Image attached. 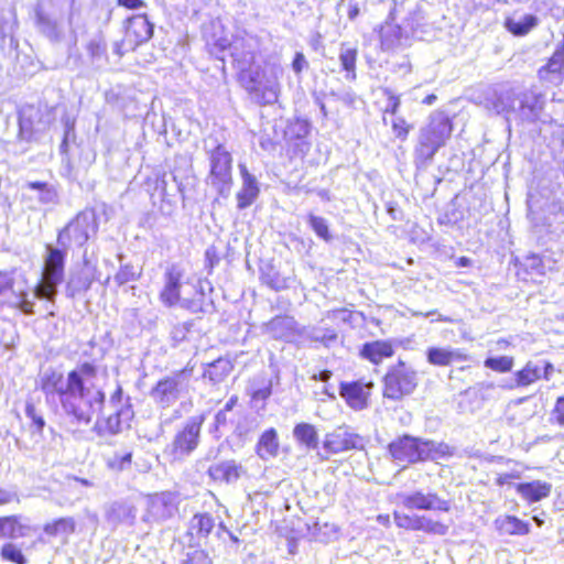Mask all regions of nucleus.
Masks as SVG:
<instances>
[{"label": "nucleus", "instance_id": "44", "mask_svg": "<svg viewBox=\"0 0 564 564\" xmlns=\"http://www.w3.org/2000/svg\"><path fill=\"white\" fill-rule=\"evenodd\" d=\"M541 70L561 73L564 70V45L556 48Z\"/></svg>", "mask_w": 564, "mask_h": 564}, {"label": "nucleus", "instance_id": "16", "mask_svg": "<svg viewBox=\"0 0 564 564\" xmlns=\"http://www.w3.org/2000/svg\"><path fill=\"white\" fill-rule=\"evenodd\" d=\"M362 437L348 426L340 425L327 433L323 446L329 454H339L361 447Z\"/></svg>", "mask_w": 564, "mask_h": 564}, {"label": "nucleus", "instance_id": "55", "mask_svg": "<svg viewBox=\"0 0 564 564\" xmlns=\"http://www.w3.org/2000/svg\"><path fill=\"white\" fill-rule=\"evenodd\" d=\"M13 501L19 502L17 491L0 487V506L9 505Z\"/></svg>", "mask_w": 564, "mask_h": 564}, {"label": "nucleus", "instance_id": "21", "mask_svg": "<svg viewBox=\"0 0 564 564\" xmlns=\"http://www.w3.org/2000/svg\"><path fill=\"white\" fill-rule=\"evenodd\" d=\"M243 473V467L234 459L214 463L207 469L209 479L219 484L235 482Z\"/></svg>", "mask_w": 564, "mask_h": 564}, {"label": "nucleus", "instance_id": "42", "mask_svg": "<svg viewBox=\"0 0 564 564\" xmlns=\"http://www.w3.org/2000/svg\"><path fill=\"white\" fill-rule=\"evenodd\" d=\"M391 129L395 139L405 142L413 129V126L403 117H395L391 121Z\"/></svg>", "mask_w": 564, "mask_h": 564}, {"label": "nucleus", "instance_id": "35", "mask_svg": "<svg viewBox=\"0 0 564 564\" xmlns=\"http://www.w3.org/2000/svg\"><path fill=\"white\" fill-rule=\"evenodd\" d=\"M541 378V369L533 362H527L514 373L517 387H528Z\"/></svg>", "mask_w": 564, "mask_h": 564}, {"label": "nucleus", "instance_id": "29", "mask_svg": "<svg viewBox=\"0 0 564 564\" xmlns=\"http://www.w3.org/2000/svg\"><path fill=\"white\" fill-rule=\"evenodd\" d=\"M256 453L262 459L274 457L279 453V440L275 429L265 430L256 445Z\"/></svg>", "mask_w": 564, "mask_h": 564}, {"label": "nucleus", "instance_id": "59", "mask_svg": "<svg viewBox=\"0 0 564 564\" xmlns=\"http://www.w3.org/2000/svg\"><path fill=\"white\" fill-rule=\"evenodd\" d=\"M205 558L206 556L202 551H196L193 554L188 555L187 558L183 562V564H199Z\"/></svg>", "mask_w": 564, "mask_h": 564}, {"label": "nucleus", "instance_id": "48", "mask_svg": "<svg viewBox=\"0 0 564 564\" xmlns=\"http://www.w3.org/2000/svg\"><path fill=\"white\" fill-rule=\"evenodd\" d=\"M544 108V101L541 95H534L531 101L524 100L520 105V110L524 113L538 116Z\"/></svg>", "mask_w": 564, "mask_h": 564}, {"label": "nucleus", "instance_id": "10", "mask_svg": "<svg viewBox=\"0 0 564 564\" xmlns=\"http://www.w3.org/2000/svg\"><path fill=\"white\" fill-rule=\"evenodd\" d=\"M238 82L262 105H270L278 101L280 97V85L275 77L272 83L261 87V72L260 69L243 68L238 74Z\"/></svg>", "mask_w": 564, "mask_h": 564}, {"label": "nucleus", "instance_id": "37", "mask_svg": "<svg viewBox=\"0 0 564 564\" xmlns=\"http://www.w3.org/2000/svg\"><path fill=\"white\" fill-rule=\"evenodd\" d=\"M25 416L30 420L29 429L34 436H40L45 426V420L41 410H39L31 401L25 403Z\"/></svg>", "mask_w": 564, "mask_h": 564}, {"label": "nucleus", "instance_id": "12", "mask_svg": "<svg viewBox=\"0 0 564 564\" xmlns=\"http://www.w3.org/2000/svg\"><path fill=\"white\" fill-rule=\"evenodd\" d=\"M41 388L52 402L58 401L66 413H69L70 404V372L67 377L55 369L44 371L41 379Z\"/></svg>", "mask_w": 564, "mask_h": 564}, {"label": "nucleus", "instance_id": "31", "mask_svg": "<svg viewBox=\"0 0 564 564\" xmlns=\"http://www.w3.org/2000/svg\"><path fill=\"white\" fill-rule=\"evenodd\" d=\"M303 130V137L289 138L286 140V155L290 160L304 158L310 150V142L305 139L308 133V124L305 121H297Z\"/></svg>", "mask_w": 564, "mask_h": 564}, {"label": "nucleus", "instance_id": "14", "mask_svg": "<svg viewBox=\"0 0 564 564\" xmlns=\"http://www.w3.org/2000/svg\"><path fill=\"white\" fill-rule=\"evenodd\" d=\"M183 270L176 264L167 267L163 273V285L159 300L164 307L172 308L182 304Z\"/></svg>", "mask_w": 564, "mask_h": 564}, {"label": "nucleus", "instance_id": "3", "mask_svg": "<svg viewBox=\"0 0 564 564\" xmlns=\"http://www.w3.org/2000/svg\"><path fill=\"white\" fill-rule=\"evenodd\" d=\"M382 398L400 402L410 397L419 386L416 371L404 360L399 359L382 376Z\"/></svg>", "mask_w": 564, "mask_h": 564}, {"label": "nucleus", "instance_id": "9", "mask_svg": "<svg viewBox=\"0 0 564 564\" xmlns=\"http://www.w3.org/2000/svg\"><path fill=\"white\" fill-rule=\"evenodd\" d=\"M393 520L399 529L405 531H420L430 535H446L449 530V523L425 514H409L394 511Z\"/></svg>", "mask_w": 564, "mask_h": 564}, {"label": "nucleus", "instance_id": "63", "mask_svg": "<svg viewBox=\"0 0 564 564\" xmlns=\"http://www.w3.org/2000/svg\"><path fill=\"white\" fill-rule=\"evenodd\" d=\"M377 521L386 528H389L391 524L390 516L388 513H380L377 516Z\"/></svg>", "mask_w": 564, "mask_h": 564}, {"label": "nucleus", "instance_id": "1", "mask_svg": "<svg viewBox=\"0 0 564 564\" xmlns=\"http://www.w3.org/2000/svg\"><path fill=\"white\" fill-rule=\"evenodd\" d=\"M104 403V393L97 386L96 367L84 364L73 371V416L88 424Z\"/></svg>", "mask_w": 564, "mask_h": 564}, {"label": "nucleus", "instance_id": "20", "mask_svg": "<svg viewBox=\"0 0 564 564\" xmlns=\"http://www.w3.org/2000/svg\"><path fill=\"white\" fill-rule=\"evenodd\" d=\"M22 200L42 205L56 204L58 194L55 187L46 182H25L22 185Z\"/></svg>", "mask_w": 564, "mask_h": 564}, {"label": "nucleus", "instance_id": "51", "mask_svg": "<svg viewBox=\"0 0 564 564\" xmlns=\"http://www.w3.org/2000/svg\"><path fill=\"white\" fill-rule=\"evenodd\" d=\"M116 4L128 11H138L147 8L144 0H116Z\"/></svg>", "mask_w": 564, "mask_h": 564}, {"label": "nucleus", "instance_id": "32", "mask_svg": "<svg viewBox=\"0 0 564 564\" xmlns=\"http://www.w3.org/2000/svg\"><path fill=\"white\" fill-rule=\"evenodd\" d=\"M293 435L295 440L305 445L307 448H316L318 445V432L316 427L310 423H299L294 426Z\"/></svg>", "mask_w": 564, "mask_h": 564}, {"label": "nucleus", "instance_id": "27", "mask_svg": "<svg viewBox=\"0 0 564 564\" xmlns=\"http://www.w3.org/2000/svg\"><path fill=\"white\" fill-rule=\"evenodd\" d=\"M495 527L501 534L527 535L530 533V523L511 514L497 518L495 520Z\"/></svg>", "mask_w": 564, "mask_h": 564}, {"label": "nucleus", "instance_id": "6", "mask_svg": "<svg viewBox=\"0 0 564 564\" xmlns=\"http://www.w3.org/2000/svg\"><path fill=\"white\" fill-rule=\"evenodd\" d=\"M18 140L24 142L39 141L51 124V115L34 105H24L18 116Z\"/></svg>", "mask_w": 564, "mask_h": 564}, {"label": "nucleus", "instance_id": "34", "mask_svg": "<svg viewBox=\"0 0 564 564\" xmlns=\"http://www.w3.org/2000/svg\"><path fill=\"white\" fill-rule=\"evenodd\" d=\"M18 26L17 14L13 8H0V41L12 39Z\"/></svg>", "mask_w": 564, "mask_h": 564}, {"label": "nucleus", "instance_id": "23", "mask_svg": "<svg viewBox=\"0 0 564 564\" xmlns=\"http://www.w3.org/2000/svg\"><path fill=\"white\" fill-rule=\"evenodd\" d=\"M516 490L527 503L531 505L549 498L552 484L536 479L517 484Z\"/></svg>", "mask_w": 564, "mask_h": 564}, {"label": "nucleus", "instance_id": "26", "mask_svg": "<svg viewBox=\"0 0 564 564\" xmlns=\"http://www.w3.org/2000/svg\"><path fill=\"white\" fill-rule=\"evenodd\" d=\"M234 370V360L229 357H219L207 364L203 371V378L213 384L224 382Z\"/></svg>", "mask_w": 564, "mask_h": 564}, {"label": "nucleus", "instance_id": "18", "mask_svg": "<svg viewBox=\"0 0 564 564\" xmlns=\"http://www.w3.org/2000/svg\"><path fill=\"white\" fill-rule=\"evenodd\" d=\"M401 503L409 510L449 512L452 509L451 502L440 498L436 492L424 494L422 491H414L412 494L402 495Z\"/></svg>", "mask_w": 564, "mask_h": 564}, {"label": "nucleus", "instance_id": "61", "mask_svg": "<svg viewBox=\"0 0 564 564\" xmlns=\"http://www.w3.org/2000/svg\"><path fill=\"white\" fill-rule=\"evenodd\" d=\"M238 398L237 395H232L227 403L224 406L223 411H219L216 415L217 421H219V417L224 415L225 412L231 411L234 406L237 404Z\"/></svg>", "mask_w": 564, "mask_h": 564}, {"label": "nucleus", "instance_id": "30", "mask_svg": "<svg viewBox=\"0 0 564 564\" xmlns=\"http://www.w3.org/2000/svg\"><path fill=\"white\" fill-rule=\"evenodd\" d=\"M453 454L454 449L446 443L422 440V462L446 459L452 457Z\"/></svg>", "mask_w": 564, "mask_h": 564}, {"label": "nucleus", "instance_id": "41", "mask_svg": "<svg viewBox=\"0 0 564 564\" xmlns=\"http://www.w3.org/2000/svg\"><path fill=\"white\" fill-rule=\"evenodd\" d=\"M193 529L198 536H207L214 529L213 517L205 513H196L193 517Z\"/></svg>", "mask_w": 564, "mask_h": 564}, {"label": "nucleus", "instance_id": "60", "mask_svg": "<svg viewBox=\"0 0 564 564\" xmlns=\"http://www.w3.org/2000/svg\"><path fill=\"white\" fill-rule=\"evenodd\" d=\"M108 423V430L110 433H117L120 430V421H119V413H116L112 416H109L107 420Z\"/></svg>", "mask_w": 564, "mask_h": 564}, {"label": "nucleus", "instance_id": "50", "mask_svg": "<svg viewBox=\"0 0 564 564\" xmlns=\"http://www.w3.org/2000/svg\"><path fill=\"white\" fill-rule=\"evenodd\" d=\"M338 339V334L335 329H326L322 335L314 336L313 341L318 343L325 347H329Z\"/></svg>", "mask_w": 564, "mask_h": 564}, {"label": "nucleus", "instance_id": "8", "mask_svg": "<svg viewBox=\"0 0 564 564\" xmlns=\"http://www.w3.org/2000/svg\"><path fill=\"white\" fill-rule=\"evenodd\" d=\"M204 422L205 415L193 416L175 434L171 444V454L174 458L181 459L188 456L198 447Z\"/></svg>", "mask_w": 564, "mask_h": 564}, {"label": "nucleus", "instance_id": "4", "mask_svg": "<svg viewBox=\"0 0 564 564\" xmlns=\"http://www.w3.org/2000/svg\"><path fill=\"white\" fill-rule=\"evenodd\" d=\"M154 35V24L147 13H137L122 21V37L115 43L113 52L119 57L134 52Z\"/></svg>", "mask_w": 564, "mask_h": 564}, {"label": "nucleus", "instance_id": "7", "mask_svg": "<svg viewBox=\"0 0 564 564\" xmlns=\"http://www.w3.org/2000/svg\"><path fill=\"white\" fill-rule=\"evenodd\" d=\"M208 181L219 193L232 185V156L225 144L218 143L208 152Z\"/></svg>", "mask_w": 564, "mask_h": 564}, {"label": "nucleus", "instance_id": "57", "mask_svg": "<svg viewBox=\"0 0 564 564\" xmlns=\"http://www.w3.org/2000/svg\"><path fill=\"white\" fill-rule=\"evenodd\" d=\"M518 478H519L518 474L503 473V474H499L496 477L495 482H496L497 486L503 487V486H507V485H511L512 480L518 479Z\"/></svg>", "mask_w": 564, "mask_h": 564}, {"label": "nucleus", "instance_id": "47", "mask_svg": "<svg viewBox=\"0 0 564 564\" xmlns=\"http://www.w3.org/2000/svg\"><path fill=\"white\" fill-rule=\"evenodd\" d=\"M549 420L553 425L564 426V395L556 398Z\"/></svg>", "mask_w": 564, "mask_h": 564}, {"label": "nucleus", "instance_id": "24", "mask_svg": "<svg viewBox=\"0 0 564 564\" xmlns=\"http://www.w3.org/2000/svg\"><path fill=\"white\" fill-rule=\"evenodd\" d=\"M539 18L534 14L528 13L520 19L512 14L505 18L503 28L511 35L523 37L530 34L539 25Z\"/></svg>", "mask_w": 564, "mask_h": 564}, {"label": "nucleus", "instance_id": "53", "mask_svg": "<svg viewBox=\"0 0 564 564\" xmlns=\"http://www.w3.org/2000/svg\"><path fill=\"white\" fill-rule=\"evenodd\" d=\"M265 284L274 291H282L288 288L286 279L280 278L278 275L268 276Z\"/></svg>", "mask_w": 564, "mask_h": 564}, {"label": "nucleus", "instance_id": "40", "mask_svg": "<svg viewBox=\"0 0 564 564\" xmlns=\"http://www.w3.org/2000/svg\"><path fill=\"white\" fill-rule=\"evenodd\" d=\"M484 365L492 371L506 373L511 371L514 360L510 356L488 357L485 359Z\"/></svg>", "mask_w": 564, "mask_h": 564}, {"label": "nucleus", "instance_id": "38", "mask_svg": "<svg viewBox=\"0 0 564 564\" xmlns=\"http://www.w3.org/2000/svg\"><path fill=\"white\" fill-rule=\"evenodd\" d=\"M69 529L70 521L67 518H59L52 523L45 524L43 532L48 539L58 538L61 540H65Z\"/></svg>", "mask_w": 564, "mask_h": 564}, {"label": "nucleus", "instance_id": "11", "mask_svg": "<svg viewBox=\"0 0 564 564\" xmlns=\"http://www.w3.org/2000/svg\"><path fill=\"white\" fill-rule=\"evenodd\" d=\"M194 372V366L187 364L184 368L176 371L174 376L161 378L151 389L150 394L153 400L162 408L171 406L181 394L180 377H191Z\"/></svg>", "mask_w": 564, "mask_h": 564}, {"label": "nucleus", "instance_id": "49", "mask_svg": "<svg viewBox=\"0 0 564 564\" xmlns=\"http://www.w3.org/2000/svg\"><path fill=\"white\" fill-rule=\"evenodd\" d=\"M382 91H383V94H384V96L387 97V100H388V104H387L386 108L383 109V113H389V115L395 116L398 113V111H399L400 106H401L400 96L394 94L389 88H383Z\"/></svg>", "mask_w": 564, "mask_h": 564}, {"label": "nucleus", "instance_id": "17", "mask_svg": "<svg viewBox=\"0 0 564 564\" xmlns=\"http://www.w3.org/2000/svg\"><path fill=\"white\" fill-rule=\"evenodd\" d=\"M422 440L410 435H403L388 445V452L393 460L402 464H415L422 462Z\"/></svg>", "mask_w": 564, "mask_h": 564}, {"label": "nucleus", "instance_id": "15", "mask_svg": "<svg viewBox=\"0 0 564 564\" xmlns=\"http://www.w3.org/2000/svg\"><path fill=\"white\" fill-rule=\"evenodd\" d=\"M13 285V272L0 271V301L19 307L25 314H33L34 301L29 299L28 292L14 290Z\"/></svg>", "mask_w": 564, "mask_h": 564}, {"label": "nucleus", "instance_id": "28", "mask_svg": "<svg viewBox=\"0 0 564 564\" xmlns=\"http://www.w3.org/2000/svg\"><path fill=\"white\" fill-rule=\"evenodd\" d=\"M3 539L15 540L31 535L35 531L30 524L22 522L20 516L2 517Z\"/></svg>", "mask_w": 564, "mask_h": 564}, {"label": "nucleus", "instance_id": "43", "mask_svg": "<svg viewBox=\"0 0 564 564\" xmlns=\"http://www.w3.org/2000/svg\"><path fill=\"white\" fill-rule=\"evenodd\" d=\"M307 220L316 236H318L324 241L332 240V235L329 232L328 225L324 218L310 214L307 216Z\"/></svg>", "mask_w": 564, "mask_h": 564}, {"label": "nucleus", "instance_id": "54", "mask_svg": "<svg viewBox=\"0 0 564 564\" xmlns=\"http://www.w3.org/2000/svg\"><path fill=\"white\" fill-rule=\"evenodd\" d=\"M307 61L305 58V55L302 52H296L293 61H292V68L295 72V74H301L304 68L307 67Z\"/></svg>", "mask_w": 564, "mask_h": 564}, {"label": "nucleus", "instance_id": "39", "mask_svg": "<svg viewBox=\"0 0 564 564\" xmlns=\"http://www.w3.org/2000/svg\"><path fill=\"white\" fill-rule=\"evenodd\" d=\"M36 24L40 31L50 40L56 41L59 39V28L57 23L44 15L41 11L36 12Z\"/></svg>", "mask_w": 564, "mask_h": 564}, {"label": "nucleus", "instance_id": "2", "mask_svg": "<svg viewBox=\"0 0 564 564\" xmlns=\"http://www.w3.org/2000/svg\"><path fill=\"white\" fill-rule=\"evenodd\" d=\"M453 130V121L444 112L431 116L429 122L420 130L414 148L416 165H426L432 162L437 151L451 139Z\"/></svg>", "mask_w": 564, "mask_h": 564}, {"label": "nucleus", "instance_id": "64", "mask_svg": "<svg viewBox=\"0 0 564 564\" xmlns=\"http://www.w3.org/2000/svg\"><path fill=\"white\" fill-rule=\"evenodd\" d=\"M88 50L90 51L91 55H99L100 53L104 52V47L99 43H96V42H91L88 45Z\"/></svg>", "mask_w": 564, "mask_h": 564}, {"label": "nucleus", "instance_id": "52", "mask_svg": "<svg viewBox=\"0 0 564 564\" xmlns=\"http://www.w3.org/2000/svg\"><path fill=\"white\" fill-rule=\"evenodd\" d=\"M205 258L209 269H213L220 261L219 252L215 246H210L209 248L206 249Z\"/></svg>", "mask_w": 564, "mask_h": 564}, {"label": "nucleus", "instance_id": "46", "mask_svg": "<svg viewBox=\"0 0 564 564\" xmlns=\"http://www.w3.org/2000/svg\"><path fill=\"white\" fill-rule=\"evenodd\" d=\"M132 452H127L122 455L115 454L107 458V466L112 470H122L129 468L132 464Z\"/></svg>", "mask_w": 564, "mask_h": 564}, {"label": "nucleus", "instance_id": "45", "mask_svg": "<svg viewBox=\"0 0 564 564\" xmlns=\"http://www.w3.org/2000/svg\"><path fill=\"white\" fill-rule=\"evenodd\" d=\"M1 556L3 560L15 563V564H25L26 560L24 555L22 554V551L20 547H18L13 543H6L1 547Z\"/></svg>", "mask_w": 564, "mask_h": 564}, {"label": "nucleus", "instance_id": "5", "mask_svg": "<svg viewBox=\"0 0 564 564\" xmlns=\"http://www.w3.org/2000/svg\"><path fill=\"white\" fill-rule=\"evenodd\" d=\"M67 250L46 246V254L42 279L35 286L32 297L52 301L56 294L57 285L64 280V265Z\"/></svg>", "mask_w": 564, "mask_h": 564}, {"label": "nucleus", "instance_id": "13", "mask_svg": "<svg viewBox=\"0 0 564 564\" xmlns=\"http://www.w3.org/2000/svg\"><path fill=\"white\" fill-rule=\"evenodd\" d=\"M373 389V382L362 380L341 381L338 387L340 398L346 405L355 411L368 408Z\"/></svg>", "mask_w": 564, "mask_h": 564}, {"label": "nucleus", "instance_id": "62", "mask_svg": "<svg viewBox=\"0 0 564 564\" xmlns=\"http://www.w3.org/2000/svg\"><path fill=\"white\" fill-rule=\"evenodd\" d=\"M330 377H332V371L321 370L318 373L314 375L312 378L317 381H328Z\"/></svg>", "mask_w": 564, "mask_h": 564}, {"label": "nucleus", "instance_id": "56", "mask_svg": "<svg viewBox=\"0 0 564 564\" xmlns=\"http://www.w3.org/2000/svg\"><path fill=\"white\" fill-rule=\"evenodd\" d=\"M70 132V123L68 120L65 121V131H64V138L61 143V151L66 154V167H69L70 165V159L67 156V148H68V134Z\"/></svg>", "mask_w": 564, "mask_h": 564}, {"label": "nucleus", "instance_id": "19", "mask_svg": "<svg viewBox=\"0 0 564 564\" xmlns=\"http://www.w3.org/2000/svg\"><path fill=\"white\" fill-rule=\"evenodd\" d=\"M395 354L394 343L390 339H377L364 343L359 348V357L373 366L381 365Z\"/></svg>", "mask_w": 564, "mask_h": 564}, {"label": "nucleus", "instance_id": "22", "mask_svg": "<svg viewBox=\"0 0 564 564\" xmlns=\"http://www.w3.org/2000/svg\"><path fill=\"white\" fill-rule=\"evenodd\" d=\"M469 355L459 349H449L445 347H430L426 350V360L435 367H447L454 362L469 360Z\"/></svg>", "mask_w": 564, "mask_h": 564}, {"label": "nucleus", "instance_id": "33", "mask_svg": "<svg viewBox=\"0 0 564 564\" xmlns=\"http://www.w3.org/2000/svg\"><path fill=\"white\" fill-rule=\"evenodd\" d=\"M531 274H545L544 260L542 256L531 253L527 256L524 262L520 264L518 275H521L523 280H527Z\"/></svg>", "mask_w": 564, "mask_h": 564}, {"label": "nucleus", "instance_id": "36", "mask_svg": "<svg viewBox=\"0 0 564 564\" xmlns=\"http://www.w3.org/2000/svg\"><path fill=\"white\" fill-rule=\"evenodd\" d=\"M358 58V50L356 47L341 48L339 61L341 69L346 72V78L356 79V64Z\"/></svg>", "mask_w": 564, "mask_h": 564}, {"label": "nucleus", "instance_id": "58", "mask_svg": "<svg viewBox=\"0 0 564 564\" xmlns=\"http://www.w3.org/2000/svg\"><path fill=\"white\" fill-rule=\"evenodd\" d=\"M147 184H153L155 189H159L162 194L166 192L167 183L164 175H159L155 178H147Z\"/></svg>", "mask_w": 564, "mask_h": 564}, {"label": "nucleus", "instance_id": "25", "mask_svg": "<svg viewBox=\"0 0 564 564\" xmlns=\"http://www.w3.org/2000/svg\"><path fill=\"white\" fill-rule=\"evenodd\" d=\"M240 174L242 177V188L237 193V207L245 209L249 207L259 195V187L254 176H252L246 166L240 165Z\"/></svg>", "mask_w": 564, "mask_h": 564}]
</instances>
